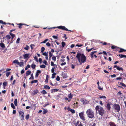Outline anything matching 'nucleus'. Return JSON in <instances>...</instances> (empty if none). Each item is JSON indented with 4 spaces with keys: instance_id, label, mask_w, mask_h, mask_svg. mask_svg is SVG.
Wrapping results in <instances>:
<instances>
[{
    "instance_id": "obj_13",
    "label": "nucleus",
    "mask_w": 126,
    "mask_h": 126,
    "mask_svg": "<svg viewBox=\"0 0 126 126\" xmlns=\"http://www.w3.org/2000/svg\"><path fill=\"white\" fill-rule=\"evenodd\" d=\"M97 52V51H92L91 52L90 54V55L92 58L94 57L93 55L94 53H96Z\"/></svg>"
},
{
    "instance_id": "obj_56",
    "label": "nucleus",
    "mask_w": 126,
    "mask_h": 126,
    "mask_svg": "<svg viewBox=\"0 0 126 126\" xmlns=\"http://www.w3.org/2000/svg\"><path fill=\"white\" fill-rule=\"evenodd\" d=\"M99 98H106V97L105 96H100L99 97Z\"/></svg>"
},
{
    "instance_id": "obj_45",
    "label": "nucleus",
    "mask_w": 126,
    "mask_h": 126,
    "mask_svg": "<svg viewBox=\"0 0 126 126\" xmlns=\"http://www.w3.org/2000/svg\"><path fill=\"white\" fill-rule=\"evenodd\" d=\"M36 65L34 64H32L31 65V67L33 69H34Z\"/></svg>"
},
{
    "instance_id": "obj_60",
    "label": "nucleus",
    "mask_w": 126,
    "mask_h": 126,
    "mask_svg": "<svg viewBox=\"0 0 126 126\" xmlns=\"http://www.w3.org/2000/svg\"><path fill=\"white\" fill-rule=\"evenodd\" d=\"M19 40H20V38H18V39L16 41V43H19Z\"/></svg>"
},
{
    "instance_id": "obj_61",
    "label": "nucleus",
    "mask_w": 126,
    "mask_h": 126,
    "mask_svg": "<svg viewBox=\"0 0 126 126\" xmlns=\"http://www.w3.org/2000/svg\"><path fill=\"white\" fill-rule=\"evenodd\" d=\"M122 79V78L121 77H118L116 79L117 80H120Z\"/></svg>"
},
{
    "instance_id": "obj_42",
    "label": "nucleus",
    "mask_w": 126,
    "mask_h": 126,
    "mask_svg": "<svg viewBox=\"0 0 126 126\" xmlns=\"http://www.w3.org/2000/svg\"><path fill=\"white\" fill-rule=\"evenodd\" d=\"M31 79H32L33 80L34 79V77L33 74H31V77L29 78V79L30 80Z\"/></svg>"
},
{
    "instance_id": "obj_59",
    "label": "nucleus",
    "mask_w": 126,
    "mask_h": 126,
    "mask_svg": "<svg viewBox=\"0 0 126 126\" xmlns=\"http://www.w3.org/2000/svg\"><path fill=\"white\" fill-rule=\"evenodd\" d=\"M18 25H19V28H21V26L23 25V24L21 23H20L18 24Z\"/></svg>"
},
{
    "instance_id": "obj_16",
    "label": "nucleus",
    "mask_w": 126,
    "mask_h": 126,
    "mask_svg": "<svg viewBox=\"0 0 126 126\" xmlns=\"http://www.w3.org/2000/svg\"><path fill=\"white\" fill-rule=\"evenodd\" d=\"M13 63H14L18 64L20 63L18 61V60H16L14 61L13 62Z\"/></svg>"
},
{
    "instance_id": "obj_44",
    "label": "nucleus",
    "mask_w": 126,
    "mask_h": 126,
    "mask_svg": "<svg viewBox=\"0 0 126 126\" xmlns=\"http://www.w3.org/2000/svg\"><path fill=\"white\" fill-rule=\"evenodd\" d=\"M46 67L45 65L42 64L40 66V67L41 68H45Z\"/></svg>"
},
{
    "instance_id": "obj_30",
    "label": "nucleus",
    "mask_w": 126,
    "mask_h": 126,
    "mask_svg": "<svg viewBox=\"0 0 126 126\" xmlns=\"http://www.w3.org/2000/svg\"><path fill=\"white\" fill-rule=\"evenodd\" d=\"M11 107L14 109H15V107L14 106L13 103H11Z\"/></svg>"
},
{
    "instance_id": "obj_4",
    "label": "nucleus",
    "mask_w": 126,
    "mask_h": 126,
    "mask_svg": "<svg viewBox=\"0 0 126 126\" xmlns=\"http://www.w3.org/2000/svg\"><path fill=\"white\" fill-rule=\"evenodd\" d=\"M113 108L116 112H118L120 110V106L119 104H115L113 105Z\"/></svg>"
},
{
    "instance_id": "obj_7",
    "label": "nucleus",
    "mask_w": 126,
    "mask_h": 126,
    "mask_svg": "<svg viewBox=\"0 0 126 126\" xmlns=\"http://www.w3.org/2000/svg\"><path fill=\"white\" fill-rule=\"evenodd\" d=\"M19 114L20 116H21V120H23L24 119V112L21 111H20L19 112Z\"/></svg>"
},
{
    "instance_id": "obj_53",
    "label": "nucleus",
    "mask_w": 126,
    "mask_h": 126,
    "mask_svg": "<svg viewBox=\"0 0 126 126\" xmlns=\"http://www.w3.org/2000/svg\"><path fill=\"white\" fill-rule=\"evenodd\" d=\"M43 63H44L46 65H47V62L46 60H44L43 62Z\"/></svg>"
},
{
    "instance_id": "obj_19",
    "label": "nucleus",
    "mask_w": 126,
    "mask_h": 126,
    "mask_svg": "<svg viewBox=\"0 0 126 126\" xmlns=\"http://www.w3.org/2000/svg\"><path fill=\"white\" fill-rule=\"evenodd\" d=\"M110 126H116L115 124L113 122L109 123Z\"/></svg>"
},
{
    "instance_id": "obj_6",
    "label": "nucleus",
    "mask_w": 126,
    "mask_h": 126,
    "mask_svg": "<svg viewBox=\"0 0 126 126\" xmlns=\"http://www.w3.org/2000/svg\"><path fill=\"white\" fill-rule=\"evenodd\" d=\"M79 116L80 118L83 121H85V118L84 115V113L82 112L80 113H79Z\"/></svg>"
},
{
    "instance_id": "obj_39",
    "label": "nucleus",
    "mask_w": 126,
    "mask_h": 126,
    "mask_svg": "<svg viewBox=\"0 0 126 126\" xmlns=\"http://www.w3.org/2000/svg\"><path fill=\"white\" fill-rule=\"evenodd\" d=\"M48 52H45L43 53L42 55H44L46 56L47 55H48Z\"/></svg>"
},
{
    "instance_id": "obj_62",
    "label": "nucleus",
    "mask_w": 126,
    "mask_h": 126,
    "mask_svg": "<svg viewBox=\"0 0 126 126\" xmlns=\"http://www.w3.org/2000/svg\"><path fill=\"white\" fill-rule=\"evenodd\" d=\"M49 105V104H48V103L46 104H45L44 105H43V107H45L46 106H47V105Z\"/></svg>"
},
{
    "instance_id": "obj_15",
    "label": "nucleus",
    "mask_w": 126,
    "mask_h": 126,
    "mask_svg": "<svg viewBox=\"0 0 126 126\" xmlns=\"http://www.w3.org/2000/svg\"><path fill=\"white\" fill-rule=\"evenodd\" d=\"M119 57L120 58H126V55L122 54H120L119 55Z\"/></svg>"
},
{
    "instance_id": "obj_43",
    "label": "nucleus",
    "mask_w": 126,
    "mask_h": 126,
    "mask_svg": "<svg viewBox=\"0 0 126 126\" xmlns=\"http://www.w3.org/2000/svg\"><path fill=\"white\" fill-rule=\"evenodd\" d=\"M11 72H7L6 73V76L7 77H8L10 74Z\"/></svg>"
},
{
    "instance_id": "obj_32",
    "label": "nucleus",
    "mask_w": 126,
    "mask_h": 126,
    "mask_svg": "<svg viewBox=\"0 0 126 126\" xmlns=\"http://www.w3.org/2000/svg\"><path fill=\"white\" fill-rule=\"evenodd\" d=\"M118 47H117L116 46L113 45L112 46L111 48L112 49H116V48H118Z\"/></svg>"
},
{
    "instance_id": "obj_27",
    "label": "nucleus",
    "mask_w": 126,
    "mask_h": 126,
    "mask_svg": "<svg viewBox=\"0 0 126 126\" xmlns=\"http://www.w3.org/2000/svg\"><path fill=\"white\" fill-rule=\"evenodd\" d=\"M38 92V91L37 90H35L33 91V93L34 95L36 94Z\"/></svg>"
},
{
    "instance_id": "obj_24",
    "label": "nucleus",
    "mask_w": 126,
    "mask_h": 126,
    "mask_svg": "<svg viewBox=\"0 0 126 126\" xmlns=\"http://www.w3.org/2000/svg\"><path fill=\"white\" fill-rule=\"evenodd\" d=\"M44 88L45 89H49L50 87L46 85L44 86Z\"/></svg>"
},
{
    "instance_id": "obj_34",
    "label": "nucleus",
    "mask_w": 126,
    "mask_h": 126,
    "mask_svg": "<svg viewBox=\"0 0 126 126\" xmlns=\"http://www.w3.org/2000/svg\"><path fill=\"white\" fill-rule=\"evenodd\" d=\"M34 60L37 62H38V61L39 62V59L38 61V58L36 56H35L34 57Z\"/></svg>"
},
{
    "instance_id": "obj_57",
    "label": "nucleus",
    "mask_w": 126,
    "mask_h": 126,
    "mask_svg": "<svg viewBox=\"0 0 126 126\" xmlns=\"http://www.w3.org/2000/svg\"><path fill=\"white\" fill-rule=\"evenodd\" d=\"M56 80L58 81H59L60 80V77L58 76H57L56 78Z\"/></svg>"
},
{
    "instance_id": "obj_2",
    "label": "nucleus",
    "mask_w": 126,
    "mask_h": 126,
    "mask_svg": "<svg viewBox=\"0 0 126 126\" xmlns=\"http://www.w3.org/2000/svg\"><path fill=\"white\" fill-rule=\"evenodd\" d=\"M86 113L88 117L89 118H93L94 117V111L91 109L87 110L86 111Z\"/></svg>"
},
{
    "instance_id": "obj_5",
    "label": "nucleus",
    "mask_w": 126,
    "mask_h": 126,
    "mask_svg": "<svg viewBox=\"0 0 126 126\" xmlns=\"http://www.w3.org/2000/svg\"><path fill=\"white\" fill-rule=\"evenodd\" d=\"M57 28L62 30H64L66 31H69L71 32L73 31H72L68 30L65 27L63 26H59L57 27Z\"/></svg>"
},
{
    "instance_id": "obj_46",
    "label": "nucleus",
    "mask_w": 126,
    "mask_h": 126,
    "mask_svg": "<svg viewBox=\"0 0 126 126\" xmlns=\"http://www.w3.org/2000/svg\"><path fill=\"white\" fill-rule=\"evenodd\" d=\"M83 46V45L82 44H77L76 45V46L78 47H80Z\"/></svg>"
},
{
    "instance_id": "obj_25",
    "label": "nucleus",
    "mask_w": 126,
    "mask_h": 126,
    "mask_svg": "<svg viewBox=\"0 0 126 126\" xmlns=\"http://www.w3.org/2000/svg\"><path fill=\"white\" fill-rule=\"evenodd\" d=\"M52 59L54 62L56 61V58L55 56H53L52 58Z\"/></svg>"
},
{
    "instance_id": "obj_31",
    "label": "nucleus",
    "mask_w": 126,
    "mask_h": 126,
    "mask_svg": "<svg viewBox=\"0 0 126 126\" xmlns=\"http://www.w3.org/2000/svg\"><path fill=\"white\" fill-rule=\"evenodd\" d=\"M56 74V73H54L53 74H52L51 78L52 79L54 78L55 77V76Z\"/></svg>"
},
{
    "instance_id": "obj_29",
    "label": "nucleus",
    "mask_w": 126,
    "mask_h": 126,
    "mask_svg": "<svg viewBox=\"0 0 126 126\" xmlns=\"http://www.w3.org/2000/svg\"><path fill=\"white\" fill-rule=\"evenodd\" d=\"M119 84L121 85L122 86L125 87H126V85L124 84L123 83L120 82Z\"/></svg>"
},
{
    "instance_id": "obj_64",
    "label": "nucleus",
    "mask_w": 126,
    "mask_h": 126,
    "mask_svg": "<svg viewBox=\"0 0 126 126\" xmlns=\"http://www.w3.org/2000/svg\"><path fill=\"white\" fill-rule=\"evenodd\" d=\"M54 62L52 61L51 62V66H54Z\"/></svg>"
},
{
    "instance_id": "obj_26",
    "label": "nucleus",
    "mask_w": 126,
    "mask_h": 126,
    "mask_svg": "<svg viewBox=\"0 0 126 126\" xmlns=\"http://www.w3.org/2000/svg\"><path fill=\"white\" fill-rule=\"evenodd\" d=\"M40 92L41 93H42L44 94H47V92L45 90H43L42 91H41Z\"/></svg>"
},
{
    "instance_id": "obj_38",
    "label": "nucleus",
    "mask_w": 126,
    "mask_h": 126,
    "mask_svg": "<svg viewBox=\"0 0 126 126\" xmlns=\"http://www.w3.org/2000/svg\"><path fill=\"white\" fill-rule=\"evenodd\" d=\"M6 37L7 38L6 39L7 40H8V39H10L11 38L10 36L9 35H7L6 36Z\"/></svg>"
},
{
    "instance_id": "obj_23",
    "label": "nucleus",
    "mask_w": 126,
    "mask_h": 126,
    "mask_svg": "<svg viewBox=\"0 0 126 126\" xmlns=\"http://www.w3.org/2000/svg\"><path fill=\"white\" fill-rule=\"evenodd\" d=\"M43 109V114H45L47 112V110H46L44 108Z\"/></svg>"
},
{
    "instance_id": "obj_36",
    "label": "nucleus",
    "mask_w": 126,
    "mask_h": 126,
    "mask_svg": "<svg viewBox=\"0 0 126 126\" xmlns=\"http://www.w3.org/2000/svg\"><path fill=\"white\" fill-rule=\"evenodd\" d=\"M48 40V39H45L44 41L41 42V43L42 44L45 43L47 42Z\"/></svg>"
},
{
    "instance_id": "obj_9",
    "label": "nucleus",
    "mask_w": 126,
    "mask_h": 126,
    "mask_svg": "<svg viewBox=\"0 0 126 126\" xmlns=\"http://www.w3.org/2000/svg\"><path fill=\"white\" fill-rule=\"evenodd\" d=\"M73 96V94L71 93L68 94V97L69 100H68V102H69L71 100Z\"/></svg>"
},
{
    "instance_id": "obj_11",
    "label": "nucleus",
    "mask_w": 126,
    "mask_h": 126,
    "mask_svg": "<svg viewBox=\"0 0 126 126\" xmlns=\"http://www.w3.org/2000/svg\"><path fill=\"white\" fill-rule=\"evenodd\" d=\"M29 54L26 53L23 55V56L24 59H28L29 58Z\"/></svg>"
},
{
    "instance_id": "obj_1",
    "label": "nucleus",
    "mask_w": 126,
    "mask_h": 126,
    "mask_svg": "<svg viewBox=\"0 0 126 126\" xmlns=\"http://www.w3.org/2000/svg\"><path fill=\"white\" fill-rule=\"evenodd\" d=\"M76 57L77 58L80 65L84 63L86 60V57L84 54H81L80 52H79L77 53Z\"/></svg>"
},
{
    "instance_id": "obj_20",
    "label": "nucleus",
    "mask_w": 126,
    "mask_h": 126,
    "mask_svg": "<svg viewBox=\"0 0 126 126\" xmlns=\"http://www.w3.org/2000/svg\"><path fill=\"white\" fill-rule=\"evenodd\" d=\"M39 74V70H38L37 71V72L36 74L35 77H38Z\"/></svg>"
},
{
    "instance_id": "obj_49",
    "label": "nucleus",
    "mask_w": 126,
    "mask_h": 126,
    "mask_svg": "<svg viewBox=\"0 0 126 126\" xmlns=\"http://www.w3.org/2000/svg\"><path fill=\"white\" fill-rule=\"evenodd\" d=\"M46 45L48 47H49L50 46V44L49 42L47 43Z\"/></svg>"
},
{
    "instance_id": "obj_14",
    "label": "nucleus",
    "mask_w": 126,
    "mask_h": 126,
    "mask_svg": "<svg viewBox=\"0 0 126 126\" xmlns=\"http://www.w3.org/2000/svg\"><path fill=\"white\" fill-rule=\"evenodd\" d=\"M51 92V93H53V92H56L58 91V90L56 89H52L50 90Z\"/></svg>"
},
{
    "instance_id": "obj_17",
    "label": "nucleus",
    "mask_w": 126,
    "mask_h": 126,
    "mask_svg": "<svg viewBox=\"0 0 126 126\" xmlns=\"http://www.w3.org/2000/svg\"><path fill=\"white\" fill-rule=\"evenodd\" d=\"M17 99L16 98L15 99V101H14V103L16 106H17Z\"/></svg>"
},
{
    "instance_id": "obj_22",
    "label": "nucleus",
    "mask_w": 126,
    "mask_h": 126,
    "mask_svg": "<svg viewBox=\"0 0 126 126\" xmlns=\"http://www.w3.org/2000/svg\"><path fill=\"white\" fill-rule=\"evenodd\" d=\"M31 71L29 70V71H27V72L26 73V76H27L30 75L31 74Z\"/></svg>"
},
{
    "instance_id": "obj_8",
    "label": "nucleus",
    "mask_w": 126,
    "mask_h": 126,
    "mask_svg": "<svg viewBox=\"0 0 126 126\" xmlns=\"http://www.w3.org/2000/svg\"><path fill=\"white\" fill-rule=\"evenodd\" d=\"M76 126H83L81 122H80L79 121H78L76 125Z\"/></svg>"
},
{
    "instance_id": "obj_54",
    "label": "nucleus",
    "mask_w": 126,
    "mask_h": 126,
    "mask_svg": "<svg viewBox=\"0 0 126 126\" xmlns=\"http://www.w3.org/2000/svg\"><path fill=\"white\" fill-rule=\"evenodd\" d=\"M63 78H66L67 77V76L66 75H65V74H63Z\"/></svg>"
},
{
    "instance_id": "obj_40",
    "label": "nucleus",
    "mask_w": 126,
    "mask_h": 126,
    "mask_svg": "<svg viewBox=\"0 0 126 126\" xmlns=\"http://www.w3.org/2000/svg\"><path fill=\"white\" fill-rule=\"evenodd\" d=\"M49 57H51L53 56V54L51 53V51H49Z\"/></svg>"
},
{
    "instance_id": "obj_55",
    "label": "nucleus",
    "mask_w": 126,
    "mask_h": 126,
    "mask_svg": "<svg viewBox=\"0 0 126 126\" xmlns=\"http://www.w3.org/2000/svg\"><path fill=\"white\" fill-rule=\"evenodd\" d=\"M29 115L28 114L26 116V118L27 120H28L29 118Z\"/></svg>"
},
{
    "instance_id": "obj_50",
    "label": "nucleus",
    "mask_w": 126,
    "mask_h": 126,
    "mask_svg": "<svg viewBox=\"0 0 126 126\" xmlns=\"http://www.w3.org/2000/svg\"><path fill=\"white\" fill-rule=\"evenodd\" d=\"M29 48V46L27 45L26 46V47L24 48V49L26 50H28Z\"/></svg>"
},
{
    "instance_id": "obj_35",
    "label": "nucleus",
    "mask_w": 126,
    "mask_h": 126,
    "mask_svg": "<svg viewBox=\"0 0 126 126\" xmlns=\"http://www.w3.org/2000/svg\"><path fill=\"white\" fill-rule=\"evenodd\" d=\"M88 47H86V50H87L88 51V52H89V51H91L92 49H93L94 48V47H93L92 48H91V49H88Z\"/></svg>"
},
{
    "instance_id": "obj_51",
    "label": "nucleus",
    "mask_w": 126,
    "mask_h": 126,
    "mask_svg": "<svg viewBox=\"0 0 126 126\" xmlns=\"http://www.w3.org/2000/svg\"><path fill=\"white\" fill-rule=\"evenodd\" d=\"M70 111L72 113H75V110L73 109H71L70 110Z\"/></svg>"
},
{
    "instance_id": "obj_37",
    "label": "nucleus",
    "mask_w": 126,
    "mask_h": 126,
    "mask_svg": "<svg viewBox=\"0 0 126 126\" xmlns=\"http://www.w3.org/2000/svg\"><path fill=\"white\" fill-rule=\"evenodd\" d=\"M30 65L29 64H28L26 66V67H25V69L26 70H27L28 69V68H30Z\"/></svg>"
},
{
    "instance_id": "obj_47",
    "label": "nucleus",
    "mask_w": 126,
    "mask_h": 126,
    "mask_svg": "<svg viewBox=\"0 0 126 126\" xmlns=\"http://www.w3.org/2000/svg\"><path fill=\"white\" fill-rule=\"evenodd\" d=\"M75 65L72 64L71 65V67L72 69H74L75 68Z\"/></svg>"
},
{
    "instance_id": "obj_12",
    "label": "nucleus",
    "mask_w": 126,
    "mask_h": 126,
    "mask_svg": "<svg viewBox=\"0 0 126 126\" xmlns=\"http://www.w3.org/2000/svg\"><path fill=\"white\" fill-rule=\"evenodd\" d=\"M118 48H119L120 50H119V51H118L119 53L122 52H123L125 51H126V50H125V49H124L122 48L118 47Z\"/></svg>"
},
{
    "instance_id": "obj_21",
    "label": "nucleus",
    "mask_w": 126,
    "mask_h": 126,
    "mask_svg": "<svg viewBox=\"0 0 126 126\" xmlns=\"http://www.w3.org/2000/svg\"><path fill=\"white\" fill-rule=\"evenodd\" d=\"M48 78H49L48 75H47L46 76V79L45 81V82H46V83H47L48 82Z\"/></svg>"
},
{
    "instance_id": "obj_33",
    "label": "nucleus",
    "mask_w": 126,
    "mask_h": 126,
    "mask_svg": "<svg viewBox=\"0 0 126 126\" xmlns=\"http://www.w3.org/2000/svg\"><path fill=\"white\" fill-rule=\"evenodd\" d=\"M117 69L119 71L123 70V69L122 68H120L119 66H118V67H117Z\"/></svg>"
},
{
    "instance_id": "obj_41",
    "label": "nucleus",
    "mask_w": 126,
    "mask_h": 126,
    "mask_svg": "<svg viewBox=\"0 0 126 126\" xmlns=\"http://www.w3.org/2000/svg\"><path fill=\"white\" fill-rule=\"evenodd\" d=\"M62 44L63 47H64L65 44V43L64 42H62Z\"/></svg>"
},
{
    "instance_id": "obj_58",
    "label": "nucleus",
    "mask_w": 126,
    "mask_h": 126,
    "mask_svg": "<svg viewBox=\"0 0 126 126\" xmlns=\"http://www.w3.org/2000/svg\"><path fill=\"white\" fill-rule=\"evenodd\" d=\"M52 37L54 39H57L58 38V37L57 36H55V35H53L52 36Z\"/></svg>"
},
{
    "instance_id": "obj_10",
    "label": "nucleus",
    "mask_w": 126,
    "mask_h": 126,
    "mask_svg": "<svg viewBox=\"0 0 126 126\" xmlns=\"http://www.w3.org/2000/svg\"><path fill=\"white\" fill-rule=\"evenodd\" d=\"M111 104L109 103H108L107 104V105L106 106L107 109L108 110H110L111 107H110Z\"/></svg>"
},
{
    "instance_id": "obj_3",
    "label": "nucleus",
    "mask_w": 126,
    "mask_h": 126,
    "mask_svg": "<svg viewBox=\"0 0 126 126\" xmlns=\"http://www.w3.org/2000/svg\"><path fill=\"white\" fill-rule=\"evenodd\" d=\"M95 110L98 111L99 114L101 116H103L104 114V110L103 108L99 106H97L95 108Z\"/></svg>"
},
{
    "instance_id": "obj_18",
    "label": "nucleus",
    "mask_w": 126,
    "mask_h": 126,
    "mask_svg": "<svg viewBox=\"0 0 126 126\" xmlns=\"http://www.w3.org/2000/svg\"><path fill=\"white\" fill-rule=\"evenodd\" d=\"M0 46L2 48H4L5 47L4 44L2 43H0Z\"/></svg>"
},
{
    "instance_id": "obj_28",
    "label": "nucleus",
    "mask_w": 126,
    "mask_h": 126,
    "mask_svg": "<svg viewBox=\"0 0 126 126\" xmlns=\"http://www.w3.org/2000/svg\"><path fill=\"white\" fill-rule=\"evenodd\" d=\"M45 49V48L44 47H42L41 49V53H43Z\"/></svg>"
},
{
    "instance_id": "obj_48",
    "label": "nucleus",
    "mask_w": 126,
    "mask_h": 126,
    "mask_svg": "<svg viewBox=\"0 0 126 126\" xmlns=\"http://www.w3.org/2000/svg\"><path fill=\"white\" fill-rule=\"evenodd\" d=\"M10 34L13 37H15V35L14 34L11 33V32H10Z\"/></svg>"
},
{
    "instance_id": "obj_52",
    "label": "nucleus",
    "mask_w": 126,
    "mask_h": 126,
    "mask_svg": "<svg viewBox=\"0 0 126 126\" xmlns=\"http://www.w3.org/2000/svg\"><path fill=\"white\" fill-rule=\"evenodd\" d=\"M24 64V63L23 62H21L19 64V65L20 67H21Z\"/></svg>"
},
{
    "instance_id": "obj_63",
    "label": "nucleus",
    "mask_w": 126,
    "mask_h": 126,
    "mask_svg": "<svg viewBox=\"0 0 126 126\" xmlns=\"http://www.w3.org/2000/svg\"><path fill=\"white\" fill-rule=\"evenodd\" d=\"M98 89L100 90H101L103 89V88L101 87L100 86H98Z\"/></svg>"
}]
</instances>
